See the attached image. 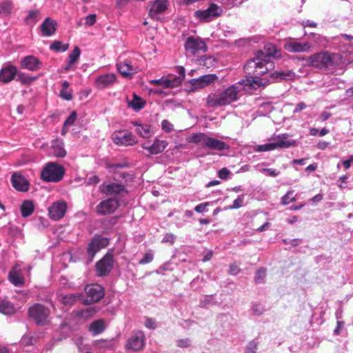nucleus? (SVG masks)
Instances as JSON below:
<instances>
[{
    "mask_svg": "<svg viewBox=\"0 0 353 353\" xmlns=\"http://www.w3.org/2000/svg\"><path fill=\"white\" fill-rule=\"evenodd\" d=\"M281 57V50L277 48V46H264V50L259 51L256 57L248 60L244 65L247 77L246 85L256 89L265 86L268 83L293 79L295 73L292 70L274 71L270 73L268 78H261L274 67V63L269 59H278Z\"/></svg>",
    "mask_w": 353,
    "mask_h": 353,
    "instance_id": "f257e3e1",
    "label": "nucleus"
},
{
    "mask_svg": "<svg viewBox=\"0 0 353 353\" xmlns=\"http://www.w3.org/2000/svg\"><path fill=\"white\" fill-rule=\"evenodd\" d=\"M306 61L310 66L322 70H333L346 63L342 54L327 51L312 54L306 59Z\"/></svg>",
    "mask_w": 353,
    "mask_h": 353,
    "instance_id": "f03ea898",
    "label": "nucleus"
},
{
    "mask_svg": "<svg viewBox=\"0 0 353 353\" xmlns=\"http://www.w3.org/2000/svg\"><path fill=\"white\" fill-rule=\"evenodd\" d=\"M238 88L232 85L219 94H210L207 98V106L210 108L230 104L237 99Z\"/></svg>",
    "mask_w": 353,
    "mask_h": 353,
    "instance_id": "7ed1b4c3",
    "label": "nucleus"
},
{
    "mask_svg": "<svg viewBox=\"0 0 353 353\" xmlns=\"http://www.w3.org/2000/svg\"><path fill=\"white\" fill-rule=\"evenodd\" d=\"M65 170L62 165L56 163H48L41 173V178L47 182H59L64 175Z\"/></svg>",
    "mask_w": 353,
    "mask_h": 353,
    "instance_id": "20e7f679",
    "label": "nucleus"
},
{
    "mask_svg": "<svg viewBox=\"0 0 353 353\" xmlns=\"http://www.w3.org/2000/svg\"><path fill=\"white\" fill-rule=\"evenodd\" d=\"M28 314L37 325H45L50 322V310L41 304L36 303L31 306Z\"/></svg>",
    "mask_w": 353,
    "mask_h": 353,
    "instance_id": "39448f33",
    "label": "nucleus"
},
{
    "mask_svg": "<svg viewBox=\"0 0 353 353\" xmlns=\"http://www.w3.org/2000/svg\"><path fill=\"white\" fill-rule=\"evenodd\" d=\"M86 297H82V302L85 305L99 302L105 295L103 288L97 283H92L85 287Z\"/></svg>",
    "mask_w": 353,
    "mask_h": 353,
    "instance_id": "423d86ee",
    "label": "nucleus"
},
{
    "mask_svg": "<svg viewBox=\"0 0 353 353\" xmlns=\"http://www.w3.org/2000/svg\"><path fill=\"white\" fill-rule=\"evenodd\" d=\"M99 190L103 194L113 196L115 198L123 197L128 194V190L124 185L114 182L102 183Z\"/></svg>",
    "mask_w": 353,
    "mask_h": 353,
    "instance_id": "0eeeda50",
    "label": "nucleus"
},
{
    "mask_svg": "<svg viewBox=\"0 0 353 353\" xmlns=\"http://www.w3.org/2000/svg\"><path fill=\"white\" fill-rule=\"evenodd\" d=\"M145 345V336L141 330L133 331L126 341L125 348L128 350L137 352L142 350Z\"/></svg>",
    "mask_w": 353,
    "mask_h": 353,
    "instance_id": "6e6552de",
    "label": "nucleus"
},
{
    "mask_svg": "<svg viewBox=\"0 0 353 353\" xmlns=\"http://www.w3.org/2000/svg\"><path fill=\"white\" fill-rule=\"evenodd\" d=\"M120 204L119 199L115 197L108 198L101 201L96 207V212L98 215H106L114 213Z\"/></svg>",
    "mask_w": 353,
    "mask_h": 353,
    "instance_id": "1a4fd4ad",
    "label": "nucleus"
},
{
    "mask_svg": "<svg viewBox=\"0 0 353 353\" xmlns=\"http://www.w3.org/2000/svg\"><path fill=\"white\" fill-rule=\"evenodd\" d=\"M113 143L117 145H134L137 143V139L132 132L125 130H119L112 134Z\"/></svg>",
    "mask_w": 353,
    "mask_h": 353,
    "instance_id": "9d476101",
    "label": "nucleus"
},
{
    "mask_svg": "<svg viewBox=\"0 0 353 353\" xmlns=\"http://www.w3.org/2000/svg\"><path fill=\"white\" fill-rule=\"evenodd\" d=\"M114 265L113 255L110 253L105 254L102 259L96 263L95 268L97 274L99 276L108 275Z\"/></svg>",
    "mask_w": 353,
    "mask_h": 353,
    "instance_id": "9b49d317",
    "label": "nucleus"
},
{
    "mask_svg": "<svg viewBox=\"0 0 353 353\" xmlns=\"http://www.w3.org/2000/svg\"><path fill=\"white\" fill-rule=\"evenodd\" d=\"M168 0H154L149 2L148 14L152 19H157L160 14L168 8Z\"/></svg>",
    "mask_w": 353,
    "mask_h": 353,
    "instance_id": "f8f14e48",
    "label": "nucleus"
},
{
    "mask_svg": "<svg viewBox=\"0 0 353 353\" xmlns=\"http://www.w3.org/2000/svg\"><path fill=\"white\" fill-rule=\"evenodd\" d=\"M67 204L65 201H55L48 208V214L53 221H59L65 214Z\"/></svg>",
    "mask_w": 353,
    "mask_h": 353,
    "instance_id": "ddd939ff",
    "label": "nucleus"
},
{
    "mask_svg": "<svg viewBox=\"0 0 353 353\" xmlns=\"http://www.w3.org/2000/svg\"><path fill=\"white\" fill-rule=\"evenodd\" d=\"M17 74V67L10 63H6L0 70V82L8 83L14 79Z\"/></svg>",
    "mask_w": 353,
    "mask_h": 353,
    "instance_id": "4468645a",
    "label": "nucleus"
},
{
    "mask_svg": "<svg viewBox=\"0 0 353 353\" xmlns=\"http://www.w3.org/2000/svg\"><path fill=\"white\" fill-rule=\"evenodd\" d=\"M41 62L34 56L28 55L21 59V67L30 71H37L41 68Z\"/></svg>",
    "mask_w": 353,
    "mask_h": 353,
    "instance_id": "2eb2a0df",
    "label": "nucleus"
},
{
    "mask_svg": "<svg viewBox=\"0 0 353 353\" xmlns=\"http://www.w3.org/2000/svg\"><path fill=\"white\" fill-rule=\"evenodd\" d=\"M117 69L123 77L126 78H132L137 72V68L134 67L131 61L128 60H125L123 62L121 61H118L117 63Z\"/></svg>",
    "mask_w": 353,
    "mask_h": 353,
    "instance_id": "dca6fc26",
    "label": "nucleus"
},
{
    "mask_svg": "<svg viewBox=\"0 0 353 353\" xmlns=\"http://www.w3.org/2000/svg\"><path fill=\"white\" fill-rule=\"evenodd\" d=\"M11 183L13 188L17 191L25 192L29 190L30 183L20 174L14 173L11 176Z\"/></svg>",
    "mask_w": 353,
    "mask_h": 353,
    "instance_id": "f3484780",
    "label": "nucleus"
},
{
    "mask_svg": "<svg viewBox=\"0 0 353 353\" xmlns=\"http://www.w3.org/2000/svg\"><path fill=\"white\" fill-rule=\"evenodd\" d=\"M116 81V76L113 73H107L96 78L94 83L97 88L103 90L111 86Z\"/></svg>",
    "mask_w": 353,
    "mask_h": 353,
    "instance_id": "a211bd4d",
    "label": "nucleus"
},
{
    "mask_svg": "<svg viewBox=\"0 0 353 353\" xmlns=\"http://www.w3.org/2000/svg\"><path fill=\"white\" fill-rule=\"evenodd\" d=\"M8 279L14 286L20 287L24 283V279L22 276L21 270L19 265H15L8 274Z\"/></svg>",
    "mask_w": 353,
    "mask_h": 353,
    "instance_id": "6ab92c4d",
    "label": "nucleus"
},
{
    "mask_svg": "<svg viewBox=\"0 0 353 353\" xmlns=\"http://www.w3.org/2000/svg\"><path fill=\"white\" fill-rule=\"evenodd\" d=\"M204 148L212 150L222 152L228 150L230 147L226 143L208 136Z\"/></svg>",
    "mask_w": 353,
    "mask_h": 353,
    "instance_id": "aec40b11",
    "label": "nucleus"
},
{
    "mask_svg": "<svg viewBox=\"0 0 353 353\" xmlns=\"http://www.w3.org/2000/svg\"><path fill=\"white\" fill-rule=\"evenodd\" d=\"M275 149L276 148H289L296 145V141L290 138L288 134H281L277 137L274 142Z\"/></svg>",
    "mask_w": 353,
    "mask_h": 353,
    "instance_id": "412c9836",
    "label": "nucleus"
},
{
    "mask_svg": "<svg viewBox=\"0 0 353 353\" xmlns=\"http://www.w3.org/2000/svg\"><path fill=\"white\" fill-rule=\"evenodd\" d=\"M57 23L50 17H47L41 24V30L44 36H51L57 29Z\"/></svg>",
    "mask_w": 353,
    "mask_h": 353,
    "instance_id": "4be33fe9",
    "label": "nucleus"
},
{
    "mask_svg": "<svg viewBox=\"0 0 353 353\" xmlns=\"http://www.w3.org/2000/svg\"><path fill=\"white\" fill-rule=\"evenodd\" d=\"M149 83L153 85L162 86L164 88H173L179 86V83L173 81L171 75L167 77H163L157 79H152L149 81Z\"/></svg>",
    "mask_w": 353,
    "mask_h": 353,
    "instance_id": "5701e85b",
    "label": "nucleus"
},
{
    "mask_svg": "<svg viewBox=\"0 0 353 353\" xmlns=\"http://www.w3.org/2000/svg\"><path fill=\"white\" fill-rule=\"evenodd\" d=\"M80 54L81 50L76 46L74 50L68 55V60L67 61L64 68L65 71H69L72 68V65L78 61Z\"/></svg>",
    "mask_w": 353,
    "mask_h": 353,
    "instance_id": "b1692460",
    "label": "nucleus"
},
{
    "mask_svg": "<svg viewBox=\"0 0 353 353\" xmlns=\"http://www.w3.org/2000/svg\"><path fill=\"white\" fill-rule=\"evenodd\" d=\"M15 307L6 299L0 298V313L10 315L15 312Z\"/></svg>",
    "mask_w": 353,
    "mask_h": 353,
    "instance_id": "393cba45",
    "label": "nucleus"
},
{
    "mask_svg": "<svg viewBox=\"0 0 353 353\" xmlns=\"http://www.w3.org/2000/svg\"><path fill=\"white\" fill-rule=\"evenodd\" d=\"M132 124L136 126V132L141 137L148 138L150 135V125L148 124H141L137 121H132Z\"/></svg>",
    "mask_w": 353,
    "mask_h": 353,
    "instance_id": "a878e982",
    "label": "nucleus"
},
{
    "mask_svg": "<svg viewBox=\"0 0 353 353\" xmlns=\"http://www.w3.org/2000/svg\"><path fill=\"white\" fill-rule=\"evenodd\" d=\"M21 216L23 218L30 216L34 210V205L30 200L24 201L20 207Z\"/></svg>",
    "mask_w": 353,
    "mask_h": 353,
    "instance_id": "bb28decb",
    "label": "nucleus"
},
{
    "mask_svg": "<svg viewBox=\"0 0 353 353\" xmlns=\"http://www.w3.org/2000/svg\"><path fill=\"white\" fill-rule=\"evenodd\" d=\"M105 329V323L103 319H99L93 321L89 327V330L93 335H97L102 333Z\"/></svg>",
    "mask_w": 353,
    "mask_h": 353,
    "instance_id": "cd10ccee",
    "label": "nucleus"
},
{
    "mask_svg": "<svg viewBox=\"0 0 353 353\" xmlns=\"http://www.w3.org/2000/svg\"><path fill=\"white\" fill-rule=\"evenodd\" d=\"M168 143L165 141L156 139L150 146V154H157L161 153L166 148Z\"/></svg>",
    "mask_w": 353,
    "mask_h": 353,
    "instance_id": "c85d7f7f",
    "label": "nucleus"
},
{
    "mask_svg": "<svg viewBox=\"0 0 353 353\" xmlns=\"http://www.w3.org/2000/svg\"><path fill=\"white\" fill-rule=\"evenodd\" d=\"M221 303V302L217 301L214 294L205 295L202 299H201L199 306L201 307H206L208 305H220Z\"/></svg>",
    "mask_w": 353,
    "mask_h": 353,
    "instance_id": "c756f323",
    "label": "nucleus"
},
{
    "mask_svg": "<svg viewBox=\"0 0 353 353\" xmlns=\"http://www.w3.org/2000/svg\"><path fill=\"white\" fill-rule=\"evenodd\" d=\"M145 102L135 93L133 94V99L128 101V106L135 111H139L144 108Z\"/></svg>",
    "mask_w": 353,
    "mask_h": 353,
    "instance_id": "7c9ffc66",
    "label": "nucleus"
},
{
    "mask_svg": "<svg viewBox=\"0 0 353 353\" xmlns=\"http://www.w3.org/2000/svg\"><path fill=\"white\" fill-rule=\"evenodd\" d=\"M37 79V77L30 76L22 72H18L16 75V80L19 81L21 84L29 85Z\"/></svg>",
    "mask_w": 353,
    "mask_h": 353,
    "instance_id": "2f4dec72",
    "label": "nucleus"
},
{
    "mask_svg": "<svg viewBox=\"0 0 353 353\" xmlns=\"http://www.w3.org/2000/svg\"><path fill=\"white\" fill-rule=\"evenodd\" d=\"M90 241L92 245H97L100 250L106 248L109 244V239L101 235H95Z\"/></svg>",
    "mask_w": 353,
    "mask_h": 353,
    "instance_id": "473e14b6",
    "label": "nucleus"
},
{
    "mask_svg": "<svg viewBox=\"0 0 353 353\" xmlns=\"http://www.w3.org/2000/svg\"><path fill=\"white\" fill-rule=\"evenodd\" d=\"M194 17L197 18L200 21H209L212 19L210 10L208 8L203 10H198L195 11Z\"/></svg>",
    "mask_w": 353,
    "mask_h": 353,
    "instance_id": "72a5a7b5",
    "label": "nucleus"
},
{
    "mask_svg": "<svg viewBox=\"0 0 353 353\" xmlns=\"http://www.w3.org/2000/svg\"><path fill=\"white\" fill-rule=\"evenodd\" d=\"M13 3L10 0H4L0 2V10L3 15L8 16L13 10Z\"/></svg>",
    "mask_w": 353,
    "mask_h": 353,
    "instance_id": "f704fd0d",
    "label": "nucleus"
},
{
    "mask_svg": "<svg viewBox=\"0 0 353 353\" xmlns=\"http://www.w3.org/2000/svg\"><path fill=\"white\" fill-rule=\"evenodd\" d=\"M69 85H70L69 83L66 81H64L62 83V88L60 90V94H59V96L62 99L67 100V101H70L72 99V92L68 90Z\"/></svg>",
    "mask_w": 353,
    "mask_h": 353,
    "instance_id": "c9c22d12",
    "label": "nucleus"
},
{
    "mask_svg": "<svg viewBox=\"0 0 353 353\" xmlns=\"http://www.w3.org/2000/svg\"><path fill=\"white\" fill-rule=\"evenodd\" d=\"M77 301H82V295L78 293L65 295L63 298V303L65 305H72Z\"/></svg>",
    "mask_w": 353,
    "mask_h": 353,
    "instance_id": "e433bc0d",
    "label": "nucleus"
},
{
    "mask_svg": "<svg viewBox=\"0 0 353 353\" xmlns=\"http://www.w3.org/2000/svg\"><path fill=\"white\" fill-rule=\"evenodd\" d=\"M52 149L53 154L57 157L63 158L66 154V151L64 149L63 144L62 143L53 144Z\"/></svg>",
    "mask_w": 353,
    "mask_h": 353,
    "instance_id": "4c0bfd02",
    "label": "nucleus"
},
{
    "mask_svg": "<svg viewBox=\"0 0 353 353\" xmlns=\"http://www.w3.org/2000/svg\"><path fill=\"white\" fill-rule=\"evenodd\" d=\"M267 270L265 268H261L255 273L254 282L256 284H263L265 282Z\"/></svg>",
    "mask_w": 353,
    "mask_h": 353,
    "instance_id": "58836bf2",
    "label": "nucleus"
},
{
    "mask_svg": "<svg viewBox=\"0 0 353 353\" xmlns=\"http://www.w3.org/2000/svg\"><path fill=\"white\" fill-rule=\"evenodd\" d=\"M218 77L214 74H208L203 75L197 79L196 81H201L203 83L202 85L205 87L209 85L210 83H214Z\"/></svg>",
    "mask_w": 353,
    "mask_h": 353,
    "instance_id": "ea45409f",
    "label": "nucleus"
},
{
    "mask_svg": "<svg viewBox=\"0 0 353 353\" xmlns=\"http://www.w3.org/2000/svg\"><path fill=\"white\" fill-rule=\"evenodd\" d=\"M208 135L205 133H194L191 136L190 141L194 143H201L202 147H205V142L206 141Z\"/></svg>",
    "mask_w": 353,
    "mask_h": 353,
    "instance_id": "a19ab883",
    "label": "nucleus"
},
{
    "mask_svg": "<svg viewBox=\"0 0 353 353\" xmlns=\"http://www.w3.org/2000/svg\"><path fill=\"white\" fill-rule=\"evenodd\" d=\"M185 51L196 55L198 51L201 50L206 52L208 50L207 46H184Z\"/></svg>",
    "mask_w": 353,
    "mask_h": 353,
    "instance_id": "79ce46f5",
    "label": "nucleus"
},
{
    "mask_svg": "<svg viewBox=\"0 0 353 353\" xmlns=\"http://www.w3.org/2000/svg\"><path fill=\"white\" fill-rule=\"evenodd\" d=\"M176 71L179 74V76H172L171 75V78L172 79L173 81H176L179 83V85L181 84L183 81L185 79V68L182 66H179L176 68Z\"/></svg>",
    "mask_w": 353,
    "mask_h": 353,
    "instance_id": "37998d69",
    "label": "nucleus"
},
{
    "mask_svg": "<svg viewBox=\"0 0 353 353\" xmlns=\"http://www.w3.org/2000/svg\"><path fill=\"white\" fill-rule=\"evenodd\" d=\"M285 49L290 52H298L307 51L310 46H284Z\"/></svg>",
    "mask_w": 353,
    "mask_h": 353,
    "instance_id": "c03bdc74",
    "label": "nucleus"
},
{
    "mask_svg": "<svg viewBox=\"0 0 353 353\" xmlns=\"http://www.w3.org/2000/svg\"><path fill=\"white\" fill-rule=\"evenodd\" d=\"M275 150V145L274 142L268 143L263 145H256L254 148L256 152H267Z\"/></svg>",
    "mask_w": 353,
    "mask_h": 353,
    "instance_id": "a18cd8bd",
    "label": "nucleus"
},
{
    "mask_svg": "<svg viewBox=\"0 0 353 353\" xmlns=\"http://www.w3.org/2000/svg\"><path fill=\"white\" fill-rule=\"evenodd\" d=\"M100 250L99 247L97 245H92V241H90L87 248V254L90 261L93 260L95 254Z\"/></svg>",
    "mask_w": 353,
    "mask_h": 353,
    "instance_id": "49530a36",
    "label": "nucleus"
},
{
    "mask_svg": "<svg viewBox=\"0 0 353 353\" xmlns=\"http://www.w3.org/2000/svg\"><path fill=\"white\" fill-rule=\"evenodd\" d=\"M38 12L35 10H30L28 15L25 18V21L28 24H35L37 22V14Z\"/></svg>",
    "mask_w": 353,
    "mask_h": 353,
    "instance_id": "de8ad7c7",
    "label": "nucleus"
},
{
    "mask_svg": "<svg viewBox=\"0 0 353 353\" xmlns=\"http://www.w3.org/2000/svg\"><path fill=\"white\" fill-rule=\"evenodd\" d=\"M294 192L292 190H288L287 193L281 197V203L282 205H288L290 202H294L296 201L295 197H292Z\"/></svg>",
    "mask_w": 353,
    "mask_h": 353,
    "instance_id": "09e8293b",
    "label": "nucleus"
},
{
    "mask_svg": "<svg viewBox=\"0 0 353 353\" xmlns=\"http://www.w3.org/2000/svg\"><path fill=\"white\" fill-rule=\"evenodd\" d=\"M258 345L259 343L255 339L250 341L246 345L245 353H256Z\"/></svg>",
    "mask_w": 353,
    "mask_h": 353,
    "instance_id": "8fccbe9b",
    "label": "nucleus"
},
{
    "mask_svg": "<svg viewBox=\"0 0 353 353\" xmlns=\"http://www.w3.org/2000/svg\"><path fill=\"white\" fill-rule=\"evenodd\" d=\"M34 222H35V225L39 230L45 229L46 228H47L48 226V223H49L48 221L42 216H39V217L36 218L34 219Z\"/></svg>",
    "mask_w": 353,
    "mask_h": 353,
    "instance_id": "3c124183",
    "label": "nucleus"
},
{
    "mask_svg": "<svg viewBox=\"0 0 353 353\" xmlns=\"http://www.w3.org/2000/svg\"><path fill=\"white\" fill-rule=\"evenodd\" d=\"M210 10V14L212 18L219 17L222 13V9L215 3H211L208 7Z\"/></svg>",
    "mask_w": 353,
    "mask_h": 353,
    "instance_id": "603ef678",
    "label": "nucleus"
},
{
    "mask_svg": "<svg viewBox=\"0 0 353 353\" xmlns=\"http://www.w3.org/2000/svg\"><path fill=\"white\" fill-rule=\"evenodd\" d=\"M77 112L75 111H72L64 121L63 127L66 128L72 125L77 119Z\"/></svg>",
    "mask_w": 353,
    "mask_h": 353,
    "instance_id": "864d4df0",
    "label": "nucleus"
},
{
    "mask_svg": "<svg viewBox=\"0 0 353 353\" xmlns=\"http://www.w3.org/2000/svg\"><path fill=\"white\" fill-rule=\"evenodd\" d=\"M311 40L314 42L313 44H326L327 43L326 38L319 34H312Z\"/></svg>",
    "mask_w": 353,
    "mask_h": 353,
    "instance_id": "5fc2aeb1",
    "label": "nucleus"
},
{
    "mask_svg": "<svg viewBox=\"0 0 353 353\" xmlns=\"http://www.w3.org/2000/svg\"><path fill=\"white\" fill-rule=\"evenodd\" d=\"M244 195H239L238 197L233 201V204L230 205L228 209H238L243 205Z\"/></svg>",
    "mask_w": 353,
    "mask_h": 353,
    "instance_id": "6e6d98bb",
    "label": "nucleus"
},
{
    "mask_svg": "<svg viewBox=\"0 0 353 353\" xmlns=\"http://www.w3.org/2000/svg\"><path fill=\"white\" fill-rule=\"evenodd\" d=\"M252 310L253 314L257 316H260L264 312L265 308L262 304L255 303L252 304Z\"/></svg>",
    "mask_w": 353,
    "mask_h": 353,
    "instance_id": "4d7b16f0",
    "label": "nucleus"
},
{
    "mask_svg": "<svg viewBox=\"0 0 353 353\" xmlns=\"http://www.w3.org/2000/svg\"><path fill=\"white\" fill-rule=\"evenodd\" d=\"M267 176L276 177L280 174V171L273 168H263L260 170Z\"/></svg>",
    "mask_w": 353,
    "mask_h": 353,
    "instance_id": "13d9d810",
    "label": "nucleus"
},
{
    "mask_svg": "<svg viewBox=\"0 0 353 353\" xmlns=\"http://www.w3.org/2000/svg\"><path fill=\"white\" fill-rule=\"evenodd\" d=\"M162 130L165 132H170L173 130V125L166 119H164L161 122Z\"/></svg>",
    "mask_w": 353,
    "mask_h": 353,
    "instance_id": "bf43d9fd",
    "label": "nucleus"
},
{
    "mask_svg": "<svg viewBox=\"0 0 353 353\" xmlns=\"http://www.w3.org/2000/svg\"><path fill=\"white\" fill-rule=\"evenodd\" d=\"M154 255L151 252H147L144 254L143 257L139 261V263L144 265L152 261Z\"/></svg>",
    "mask_w": 353,
    "mask_h": 353,
    "instance_id": "052dcab7",
    "label": "nucleus"
},
{
    "mask_svg": "<svg viewBox=\"0 0 353 353\" xmlns=\"http://www.w3.org/2000/svg\"><path fill=\"white\" fill-rule=\"evenodd\" d=\"M184 44H206L201 38L188 37Z\"/></svg>",
    "mask_w": 353,
    "mask_h": 353,
    "instance_id": "680f3d73",
    "label": "nucleus"
},
{
    "mask_svg": "<svg viewBox=\"0 0 353 353\" xmlns=\"http://www.w3.org/2000/svg\"><path fill=\"white\" fill-rule=\"evenodd\" d=\"M176 240V236L172 233H166L162 239V243H170L174 244Z\"/></svg>",
    "mask_w": 353,
    "mask_h": 353,
    "instance_id": "e2e57ef3",
    "label": "nucleus"
},
{
    "mask_svg": "<svg viewBox=\"0 0 353 353\" xmlns=\"http://www.w3.org/2000/svg\"><path fill=\"white\" fill-rule=\"evenodd\" d=\"M97 15L95 14H90L85 17V24L89 26L94 25L96 23Z\"/></svg>",
    "mask_w": 353,
    "mask_h": 353,
    "instance_id": "0e129e2a",
    "label": "nucleus"
},
{
    "mask_svg": "<svg viewBox=\"0 0 353 353\" xmlns=\"http://www.w3.org/2000/svg\"><path fill=\"white\" fill-rule=\"evenodd\" d=\"M34 341L35 339L32 336L30 335H25L22 337L21 344L25 346L30 345L33 344V341Z\"/></svg>",
    "mask_w": 353,
    "mask_h": 353,
    "instance_id": "69168bd1",
    "label": "nucleus"
},
{
    "mask_svg": "<svg viewBox=\"0 0 353 353\" xmlns=\"http://www.w3.org/2000/svg\"><path fill=\"white\" fill-rule=\"evenodd\" d=\"M145 326L149 329L154 330L157 327V323L154 319L147 317L144 323Z\"/></svg>",
    "mask_w": 353,
    "mask_h": 353,
    "instance_id": "338daca9",
    "label": "nucleus"
},
{
    "mask_svg": "<svg viewBox=\"0 0 353 353\" xmlns=\"http://www.w3.org/2000/svg\"><path fill=\"white\" fill-rule=\"evenodd\" d=\"M230 174V171L226 168H221L218 172V176L221 179H227Z\"/></svg>",
    "mask_w": 353,
    "mask_h": 353,
    "instance_id": "774afa93",
    "label": "nucleus"
}]
</instances>
